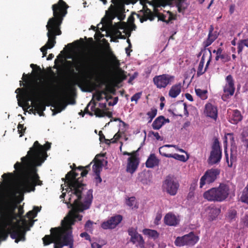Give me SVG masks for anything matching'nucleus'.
Wrapping results in <instances>:
<instances>
[{"label":"nucleus","instance_id":"f257e3e1","mask_svg":"<svg viewBox=\"0 0 248 248\" xmlns=\"http://www.w3.org/2000/svg\"><path fill=\"white\" fill-rule=\"evenodd\" d=\"M78 174L72 171L66 175L67 187L62 188L60 198H64L67 192L68 201L65 202L68 208H71L68 215L62 221V227L51 228V235H46L43 238L45 245L54 243V248H62L63 246L73 248V237L72 225L77 220H81L82 216L78 212L89 208L93 199V190H87L81 183Z\"/></svg>","mask_w":248,"mask_h":248},{"label":"nucleus","instance_id":"f03ea898","mask_svg":"<svg viewBox=\"0 0 248 248\" xmlns=\"http://www.w3.org/2000/svg\"><path fill=\"white\" fill-rule=\"evenodd\" d=\"M67 8L66 3L62 0H59L57 4L52 5L54 17L49 19L46 26L48 41L46 44L40 49L43 53V57L46 56L47 49L52 48L55 46L56 43V36L61 34L60 26L63 17L67 14Z\"/></svg>","mask_w":248,"mask_h":248},{"label":"nucleus","instance_id":"7ed1b4c3","mask_svg":"<svg viewBox=\"0 0 248 248\" xmlns=\"http://www.w3.org/2000/svg\"><path fill=\"white\" fill-rule=\"evenodd\" d=\"M49 92V87L48 83L45 81L40 80V83L36 90L31 89L30 91H25L23 95V99L25 101V105L30 108L29 102H31L33 106V101L37 100L38 97L46 96Z\"/></svg>","mask_w":248,"mask_h":248},{"label":"nucleus","instance_id":"20e7f679","mask_svg":"<svg viewBox=\"0 0 248 248\" xmlns=\"http://www.w3.org/2000/svg\"><path fill=\"white\" fill-rule=\"evenodd\" d=\"M230 194V186L220 184L217 187H213L205 191L203 197L208 201L221 202L225 200Z\"/></svg>","mask_w":248,"mask_h":248},{"label":"nucleus","instance_id":"39448f33","mask_svg":"<svg viewBox=\"0 0 248 248\" xmlns=\"http://www.w3.org/2000/svg\"><path fill=\"white\" fill-rule=\"evenodd\" d=\"M105 99L106 101L105 103H100L99 106L101 109H104L106 108V102L108 101V98L107 95V92L104 91H96L93 95V98L90 102L88 104L87 107L85 109V112L89 114L90 115H93V113L89 112V107L93 104L91 107V110L93 112L96 116L102 117L105 115V112L101 109L96 108V103L95 100L101 101Z\"/></svg>","mask_w":248,"mask_h":248},{"label":"nucleus","instance_id":"423d86ee","mask_svg":"<svg viewBox=\"0 0 248 248\" xmlns=\"http://www.w3.org/2000/svg\"><path fill=\"white\" fill-rule=\"evenodd\" d=\"M77 70L79 72H89L93 67V56L89 53H84L79 57Z\"/></svg>","mask_w":248,"mask_h":248},{"label":"nucleus","instance_id":"0eeeda50","mask_svg":"<svg viewBox=\"0 0 248 248\" xmlns=\"http://www.w3.org/2000/svg\"><path fill=\"white\" fill-rule=\"evenodd\" d=\"M179 188L178 182L172 176H167L162 182V191L170 196L176 195Z\"/></svg>","mask_w":248,"mask_h":248},{"label":"nucleus","instance_id":"6e6552de","mask_svg":"<svg viewBox=\"0 0 248 248\" xmlns=\"http://www.w3.org/2000/svg\"><path fill=\"white\" fill-rule=\"evenodd\" d=\"M201 53H203V55L197 69V75L198 77L203 74L206 71L212 58L211 52L209 49H204Z\"/></svg>","mask_w":248,"mask_h":248},{"label":"nucleus","instance_id":"1a4fd4ad","mask_svg":"<svg viewBox=\"0 0 248 248\" xmlns=\"http://www.w3.org/2000/svg\"><path fill=\"white\" fill-rule=\"evenodd\" d=\"M198 240V237L196 236L193 232H190L184 236L176 237L174 241V244L175 246L179 247L184 246H193Z\"/></svg>","mask_w":248,"mask_h":248},{"label":"nucleus","instance_id":"9d476101","mask_svg":"<svg viewBox=\"0 0 248 248\" xmlns=\"http://www.w3.org/2000/svg\"><path fill=\"white\" fill-rule=\"evenodd\" d=\"M174 80V76L169 74L156 76L153 78V82L159 89L165 88L171 84Z\"/></svg>","mask_w":248,"mask_h":248},{"label":"nucleus","instance_id":"9b49d317","mask_svg":"<svg viewBox=\"0 0 248 248\" xmlns=\"http://www.w3.org/2000/svg\"><path fill=\"white\" fill-rule=\"evenodd\" d=\"M219 173V171L217 169H212L207 170L200 179V187L202 188L205 185L214 182Z\"/></svg>","mask_w":248,"mask_h":248},{"label":"nucleus","instance_id":"f8f14e48","mask_svg":"<svg viewBox=\"0 0 248 248\" xmlns=\"http://www.w3.org/2000/svg\"><path fill=\"white\" fill-rule=\"evenodd\" d=\"M221 158V151L219 141L216 139L214 141L212 150L209 158V162L214 164L219 162Z\"/></svg>","mask_w":248,"mask_h":248},{"label":"nucleus","instance_id":"ddd939ff","mask_svg":"<svg viewBox=\"0 0 248 248\" xmlns=\"http://www.w3.org/2000/svg\"><path fill=\"white\" fill-rule=\"evenodd\" d=\"M122 219L121 215L111 217L108 220L103 222L101 226L104 230L114 229L121 222Z\"/></svg>","mask_w":248,"mask_h":248},{"label":"nucleus","instance_id":"4468645a","mask_svg":"<svg viewBox=\"0 0 248 248\" xmlns=\"http://www.w3.org/2000/svg\"><path fill=\"white\" fill-rule=\"evenodd\" d=\"M139 163V158L137 156L135 153H133V155H131L127 159L126 171L133 174L137 170Z\"/></svg>","mask_w":248,"mask_h":248},{"label":"nucleus","instance_id":"2eb2a0df","mask_svg":"<svg viewBox=\"0 0 248 248\" xmlns=\"http://www.w3.org/2000/svg\"><path fill=\"white\" fill-rule=\"evenodd\" d=\"M204 113L206 116L216 120L218 113L217 108L210 103H207L205 105Z\"/></svg>","mask_w":248,"mask_h":248},{"label":"nucleus","instance_id":"dca6fc26","mask_svg":"<svg viewBox=\"0 0 248 248\" xmlns=\"http://www.w3.org/2000/svg\"><path fill=\"white\" fill-rule=\"evenodd\" d=\"M164 222L169 226H176L179 222V218L174 214L169 213L164 217Z\"/></svg>","mask_w":248,"mask_h":248},{"label":"nucleus","instance_id":"f3484780","mask_svg":"<svg viewBox=\"0 0 248 248\" xmlns=\"http://www.w3.org/2000/svg\"><path fill=\"white\" fill-rule=\"evenodd\" d=\"M242 119V116L240 112L238 110H234L230 112L229 121L234 124H237Z\"/></svg>","mask_w":248,"mask_h":248},{"label":"nucleus","instance_id":"a211bd4d","mask_svg":"<svg viewBox=\"0 0 248 248\" xmlns=\"http://www.w3.org/2000/svg\"><path fill=\"white\" fill-rule=\"evenodd\" d=\"M168 119H165L163 116H160L156 118L152 124V127L154 129L158 130L166 123H169Z\"/></svg>","mask_w":248,"mask_h":248},{"label":"nucleus","instance_id":"6ab92c4d","mask_svg":"<svg viewBox=\"0 0 248 248\" xmlns=\"http://www.w3.org/2000/svg\"><path fill=\"white\" fill-rule=\"evenodd\" d=\"M213 29L211 28L210 30L208 38L206 41L203 42V46L207 47L210 46L217 37L218 34L217 32L213 31Z\"/></svg>","mask_w":248,"mask_h":248},{"label":"nucleus","instance_id":"aec40b11","mask_svg":"<svg viewBox=\"0 0 248 248\" xmlns=\"http://www.w3.org/2000/svg\"><path fill=\"white\" fill-rule=\"evenodd\" d=\"M181 88L182 84L180 83L173 85L169 91V96L172 98L176 97L180 93Z\"/></svg>","mask_w":248,"mask_h":248},{"label":"nucleus","instance_id":"412c9836","mask_svg":"<svg viewBox=\"0 0 248 248\" xmlns=\"http://www.w3.org/2000/svg\"><path fill=\"white\" fill-rule=\"evenodd\" d=\"M32 107L36 109L40 116L44 115L43 111L45 110L46 106L43 103L39 101L38 98L37 100H34L33 101V106H32Z\"/></svg>","mask_w":248,"mask_h":248},{"label":"nucleus","instance_id":"4be33fe9","mask_svg":"<svg viewBox=\"0 0 248 248\" xmlns=\"http://www.w3.org/2000/svg\"><path fill=\"white\" fill-rule=\"evenodd\" d=\"M159 160L157 159L155 154L150 155L146 162V166L149 168H154L158 164Z\"/></svg>","mask_w":248,"mask_h":248},{"label":"nucleus","instance_id":"5701e85b","mask_svg":"<svg viewBox=\"0 0 248 248\" xmlns=\"http://www.w3.org/2000/svg\"><path fill=\"white\" fill-rule=\"evenodd\" d=\"M208 213V217L210 219H215L219 214L220 210L219 209L214 207H209L207 210Z\"/></svg>","mask_w":248,"mask_h":248},{"label":"nucleus","instance_id":"b1692460","mask_svg":"<svg viewBox=\"0 0 248 248\" xmlns=\"http://www.w3.org/2000/svg\"><path fill=\"white\" fill-rule=\"evenodd\" d=\"M174 147V148H176V146H175V145H164L162 147H160L159 148V152L160 154L161 155H162V156L170 158V157H169V156L171 155V154H168V149H167L168 147Z\"/></svg>","mask_w":248,"mask_h":248},{"label":"nucleus","instance_id":"393cba45","mask_svg":"<svg viewBox=\"0 0 248 248\" xmlns=\"http://www.w3.org/2000/svg\"><path fill=\"white\" fill-rule=\"evenodd\" d=\"M238 53L239 54L241 53L244 46H246L248 47V38L246 39H241L239 40L238 44Z\"/></svg>","mask_w":248,"mask_h":248},{"label":"nucleus","instance_id":"a878e982","mask_svg":"<svg viewBox=\"0 0 248 248\" xmlns=\"http://www.w3.org/2000/svg\"><path fill=\"white\" fill-rule=\"evenodd\" d=\"M143 233L144 234L154 239H155L158 236L157 232L155 230L150 229H144L143 230Z\"/></svg>","mask_w":248,"mask_h":248},{"label":"nucleus","instance_id":"bb28decb","mask_svg":"<svg viewBox=\"0 0 248 248\" xmlns=\"http://www.w3.org/2000/svg\"><path fill=\"white\" fill-rule=\"evenodd\" d=\"M125 203L127 206H128L129 207H130L132 209H133L134 208H138V205H137V202L136 201V198L134 197H131L128 198L126 200Z\"/></svg>","mask_w":248,"mask_h":248},{"label":"nucleus","instance_id":"cd10ccee","mask_svg":"<svg viewBox=\"0 0 248 248\" xmlns=\"http://www.w3.org/2000/svg\"><path fill=\"white\" fill-rule=\"evenodd\" d=\"M219 59H221L222 62L225 63L231 60V57L229 54L224 53L221 55L216 56L215 60L216 61H218Z\"/></svg>","mask_w":248,"mask_h":248},{"label":"nucleus","instance_id":"c85d7f7f","mask_svg":"<svg viewBox=\"0 0 248 248\" xmlns=\"http://www.w3.org/2000/svg\"><path fill=\"white\" fill-rule=\"evenodd\" d=\"M196 94L202 99L205 100L207 98V91L206 90L195 89Z\"/></svg>","mask_w":248,"mask_h":248},{"label":"nucleus","instance_id":"c756f323","mask_svg":"<svg viewBox=\"0 0 248 248\" xmlns=\"http://www.w3.org/2000/svg\"><path fill=\"white\" fill-rule=\"evenodd\" d=\"M102 162L101 161H98L93 166V170L95 174H100L102 168Z\"/></svg>","mask_w":248,"mask_h":248},{"label":"nucleus","instance_id":"7c9ffc66","mask_svg":"<svg viewBox=\"0 0 248 248\" xmlns=\"http://www.w3.org/2000/svg\"><path fill=\"white\" fill-rule=\"evenodd\" d=\"M224 92L225 95L227 96H232L233 94L235 88L231 86L226 85L224 87Z\"/></svg>","mask_w":248,"mask_h":248},{"label":"nucleus","instance_id":"2f4dec72","mask_svg":"<svg viewBox=\"0 0 248 248\" xmlns=\"http://www.w3.org/2000/svg\"><path fill=\"white\" fill-rule=\"evenodd\" d=\"M131 241L134 244L138 243L140 244H143L144 240L141 235L138 233H137L135 235L131 238Z\"/></svg>","mask_w":248,"mask_h":248},{"label":"nucleus","instance_id":"473e14b6","mask_svg":"<svg viewBox=\"0 0 248 248\" xmlns=\"http://www.w3.org/2000/svg\"><path fill=\"white\" fill-rule=\"evenodd\" d=\"M40 209L38 207H34L33 210L29 211L27 214V216L29 219L34 218L38 212L40 211Z\"/></svg>","mask_w":248,"mask_h":248},{"label":"nucleus","instance_id":"72a5a7b5","mask_svg":"<svg viewBox=\"0 0 248 248\" xmlns=\"http://www.w3.org/2000/svg\"><path fill=\"white\" fill-rule=\"evenodd\" d=\"M240 201L248 204V191L244 189L239 199Z\"/></svg>","mask_w":248,"mask_h":248},{"label":"nucleus","instance_id":"f704fd0d","mask_svg":"<svg viewBox=\"0 0 248 248\" xmlns=\"http://www.w3.org/2000/svg\"><path fill=\"white\" fill-rule=\"evenodd\" d=\"M169 156L182 162H186L188 158V157H186L184 155H180L177 154H171V155Z\"/></svg>","mask_w":248,"mask_h":248},{"label":"nucleus","instance_id":"c9c22d12","mask_svg":"<svg viewBox=\"0 0 248 248\" xmlns=\"http://www.w3.org/2000/svg\"><path fill=\"white\" fill-rule=\"evenodd\" d=\"M106 244L104 240H100L98 242H92L91 247L92 248H102V246Z\"/></svg>","mask_w":248,"mask_h":248},{"label":"nucleus","instance_id":"e433bc0d","mask_svg":"<svg viewBox=\"0 0 248 248\" xmlns=\"http://www.w3.org/2000/svg\"><path fill=\"white\" fill-rule=\"evenodd\" d=\"M157 114V109L155 108H152L147 114L150 119L149 122H151Z\"/></svg>","mask_w":248,"mask_h":248},{"label":"nucleus","instance_id":"4c0bfd02","mask_svg":"<svg viewBox=\"0 0 248 248\" xmlns=\"http://www.w3.org/2000/svg\"><path fill=\"white\" fill-rule=\"evenodd\" d=\"M226 85L234 87V80H233L232 77L231 75H229L228 76H227V77L226 78Z\"/></svg>","mask_w":248,"mask_h":248},{"label":"nucleus","instance_id":"58836bf2","mask_svg":"<svg viewBox=\"0 0 248 248\" xmlns=\"http://www.w3.org/2000/svg\"><path fill=\"white\" fill-rule=\"evenodd\" d=\"M236 216V211L234 209H231L229 210L227 217L230 220H232L235 218Z\"/></svg>","mask_w":248,"mask_h":248},{"label":"nucleus","instance_id":"ea45409f","mask_svg":"<svg viewBox=\"0 0 248 248\" xmlns=\"http://www.w3.org/2000/svg\"><path fill=\"white\" fill-rule=\"evenodd\" d=\"M225 157H226V161L228 164V166L229 167H232V166L233 162L234 160V158L232 156V155H231V157H230V162H229V156L227 153H225Z\"/></svg>","mask_w":248,"mask_h":248},{"label":"nucleus","instance_id":"a19ab883","mask_svg":"<svg viewBox=\"0 0 248 248\" xmlns=\"http://www.w3.org/2000/svg\"><path fill=\"white\" fill-rule=\"evenodd\" d=\"M93 222L91 220H88L85 225V228L88 231H91L93 230Z\"/></svg>","mask_w":248,"mask_h":248},{"label":"nucleus","instance_id":"79ce46f5","mask_svg":"<svg viewBox=\"0 0 248 248\" xmlns=\"http://www.w3.org/2000/svg\"><path fill=\"white\" fill-rule=\"evenodd\" d=\"M141 93H137L133 95L131 98V101H135L136 103H137L138 100L140 98Z\"/></svg>","mask_w":248,"mask_h":248},{"label":"nucleus","instance_id":"37998d69","mask_svg":"<svg viewBox=\"0 0 248 248\" xmlns=\"http://www.w3.org/2000/svg\"><path fill=\"white\" fill-rule=\"evenodd\" d=\"M99 139L101 141H102V140H104L105 141V143L106 144H109L110 143V140L105 139V136L103 135V134L101 131H99Z\"/></svg>","mask_w":248,"mask_h":248},{"label":"nucleus","instance_id":"c03bdc74","mask_svg":"<svg viewBox=\"0 0 248 248\" xmlns=\"http://www.w3.org/2000/svg\"><path fill=\"white\" fill-rule=\"evenodd\" d=\"M128 234L131 236V238L138 233L136 230L133 228H130L128 230Z\"/></svg>","mask_w":248,"mask_h":248},{"label":"nucleus","instance_id":"a18cd8bd","mask_svg":"<svg viewBox=\"0 0 248 248\" xmlns=\"http://www.w3.org/2000/svg\"><path fill=\"white\" fill-rule=\"evenodd\" d=\"M67 104L66 103H64V102H62V103H60L59 104V112H61L62 110L64 109L67 106Z\"/></svg>","mask_w":248,"mask_h":248},{"label":"nucleus","instance_id":"49530a36","mask_svg":"<svg viewBox=\"0 0 248 248\" xmlns=\"http://www.w3.org/2000/svg\"><path fill=\"white\" fill-rule=\"evenodd\" d=\"M158 19L160 20L163 21L164 22H166L167 23H169V22L171 20L170 16H169V19L168 21H167L166 19V16H165L163 15H159L158 16Z\"/></svg>","mask_w":248,"mask_h":248},{"label":"nucleus","instance_id":"de8ad7c7","mask_svg":"<svg viewBox=\"0 0 248 248\" xmlns=\"http://www.w3.org/2000/svg\"><path fill=\"white\" fill-rule=\"evenodd\" d=\"M223 49L221 47L218 48L217 50H214L213 52L214 53H216V56H219L220 55H221L223 54L222 53Z\"/></svg>","mask_w":248,"mask_h":248},{"label":"nucleus","instance_id":"09e8293b","mask_svg":"<svg viewBox=\"0 0 248 248\" xmlns=\"http://www.w3.org/2000/svg\"><path fill=\"white\" fill-rule=\"evenodd\" d=\"M150 133L152 135H153L157 140H162L158 132H151Z\"/></svg>","mask_w":248,"mask_h":248},{"label":"nucleus","instance_id":"8fccbe9b","mask_svg":"<svg viewBox=\"0 0 248 248\" xmlns=\"http://www.w3.org/2000/svg\"><path fill=\"white\" fill-rule=\"evenodd\" d=\"M18 131H19V133L22 134V133L24 131L25 128H24L23 125L21 124H19L18 125Z\"/></svg>","mask_w":248,"mask_h":248},{"label":"nucleus","instance_id":"3c124183","mask_svg":"<svg viewBox=\"0 0 248 248\" xmlns=\"http://www.w3.org/2000/svg\"><path fill=\"white\" fill-rule=\"evenodd\" d=\"M81 237H85L86 240H90V236L87 232H82L80 234Z\"/></svg>","mask_w":248,"mask_h":248},{"label":"nucleus","instance_id":"603ef678","mask_svg":"<svg viewBox=\"0 0 248 248\" xmlns=\"http://www.w3.org/2000/svg\"><path fill=\"white\" fill-rule=\"evenodd\" d=\"M118 97H115L113 100V102H108V104L109 106H112L116 105L118 102Z\"/></svg>","mask_w":248,"mask_h":248},{"label":"nucleus","instance_id":"864d4df0","mask_svg":"<svg viewBox=\"0 0 248 248\" xmlns=\"http://www.w3.org/2000/svg\"><path fill=\"white\" fill-rule=\"evenodd\" d=\"M95 179L96 184L100 183L102 182V179L100 177V174H95Z\"/></svg>","mask_w":248,"mask_h":248},{"label":"nucleus","instance_id":"5fc2aeb1","mask_svg":"<svg viewBox=\"0 0 248 248\" xmlns=\"http://www.w3.org/2000/svg\"><path fill=\"white\" fill-rule=\"evenodd\" d=\"M185 96H186V98L187 100H188L189 101H193V97L190 94H189L188 93H186Z\"/></svg>","mask_w":248,"mask_h":248},{"label":"nucleus","instance_id":"6e6d98bb","mask_svg":"<svg viewBox=\"0 0 248 248\" xmlns=\"http://www.w3.org/2000/svg\"><path fill=\"white\" fill-rule=\"evenodd\" d=\"M243 221L246 226L248 227V216H246L243 218Z\"/></svg>","mask_w":248,"mask_h":248},{"label":"nucleus","instance_id":"4d7b16f0","mask_svg":"<svg viewBox=\"0 0 248 248\" xmlns=\"http://www.w3.org/2000/svg\"><path fill=\"white\" fill-rule=\"evenodd\" d=\"M119 138V136L117 135V134H115L114 136V137L113 139H111L110 140V142H112V143H114L115 142V141L118 140Z\"/></svg>","mask_w":248,"mask_h":248},{"label":"nucleus","instance_id":"13d9d810","mask_svg":"<svg viewBox=\"0 0 248 248\" xmlns=\"http://www.w3.org/2000/svg\"><path fill=\"white\" fill-rule=\"evenodd\" d=\"M227 136H228V138L230 139L231 141H234V137L232 133H227Z\"/></svg>","mask_w":248,"mask_h":248},{"label":"nucleus","instance_id":"bf43d9fd","mask_svg":"<svg viewBox=\"0 0 248 248\" xmlns=\"http://www.w3.org/2000/svg\"><path fill=\"white\" fill-rule=\"evenodd\" d=\"M235 10V5L234 4H232L230 5L229 11L231 14H232Z\"/></svg>","mask_w":248,"mask_h":248},{"label":"nucleus","instance_id":"052dcab7","mask_svg":"<svg viewBox=\"0 0 248 248\" xmlns=\"http://www.w3.org/2000/svg\"><path fill=\"white\" fill-rule=\"evenodd\" d=\"M248 128H246L243 130V131L242 133V135L243 137H246L247 135L248 134Z\"/></svg>","mask_w":248,"mask_h":248},{"label":"nucleus","instance_id":"680f3d73","mask_svg":"<svg viewBox=\"0 0 248 248\" xmlns=\"http://www.w3.org/2000/svg\"><path fill=\"white\" fill-rule=\"evenodd\" d=\"M88 173V171L86 170H83L81 172V176L82 177L85 176Z\"/></svg>","mask_w":248,"mask_h":248},{"label":"nucleus","instance_id":"e2e57ef3","mask_svg":"<svg viewBox=\"0 0 248 248\" xmlns=\"http://www.w3.org/2000/svg\"><path fill=\"white\" fill-rule=\"evenodd\" d=\"M228 138V136H227V134H225L224 138V144L226 145L227 142V139Z\"/></svg>","mask_w":248,"mask_h":248},{"label":"nucleus","instance_id":"0e129e2a","mask_svg":"<svg viewBox=\"0 0 248 248\" xmlns=\"http://www.w3.org/2000/svg\"><path fill=\"white\" fill-rule=\"evenodd\" d=\"M19 96V94H17L16 97L18 99V105L20 107H23L22 103L20 101V100L18 99V97Z\"/></svg>","mask_w":248,"mask_h":248},{"label":"nucleus","instance_id":"69168bd1","mask_svg":"<svg viewBox=\"0 0 248 248\" xmlns=\"http://www.w3.org/2000/svg\"><path fill=\"white\" fill-rule=\"evenodd\" d=\"M130 47H129V46L128 47H126L125 48V51H126V53H127V55H130Z\"/></svg>","mask_w":248,"mask_h":248},{"label":"nucleus","instance_id":"338daca9","mask_svg":"<svg viewBox=\"0 0 248 248\" xmlns=\"http://www.w3.org/2000/svg\"><path fill=\"white\" fill-rule=\"evenodd\" d=\"M53 57H54V55L52 54H50L48 55V57L47 58V60H51V59H52L53 58Z\"/></svg>","mask_w":248,"mask_h":248},{"label":"nucleus","instance_id":"774afa93","mask_svg":"<svg viewBox=\"0 0 248 248\" xmlns=\"http://www.w3.org/2000/svg\"><path fill=\"white\" fill-rule=\"evenodd\" d=\"M161 218V217L160 215H158L156 216L155 218V221H159Z\"/></svg>","mask_w":248,"mask_h":248}]
</instances>
